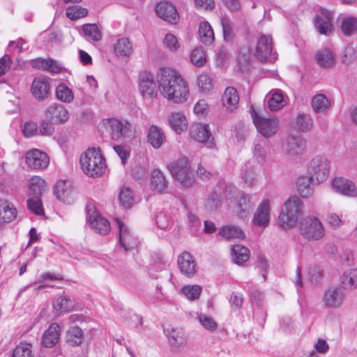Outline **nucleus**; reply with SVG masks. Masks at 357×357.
<instances>
[{
	"instance_id": "f257e3e1",
	"label": "nucleus",
	"mask_w": 357,
	"mask_h": 357,
	"mask_svg": "<svg viewBox=\"0 0 357 357\" xmlns=\"http://www.w3.org/2000/svg\"><path fill=\"white\" fill-rule=\"evenodd\" d=\"M139 91L146 99L155 98L159 94L172 104H183L190 96L188 81L175 68L160 66L155 77L149 71H144L139 75Z\"/></svg>"
},
{
	"instance_id": "f03ea898",
	"label": "nucleus",
	"mask_w": 357,
	"mask_h": 357,
	"mask_svg": "<svg viewBox=\"0 0 357 357\" xmlns=\"http://www.w3.org/2000/svg\"><path fill=\"white\" fill-rule=\"evenodd\" d=\"M303 214L302 202L297 197H291L282 205L278 218V224L284 230H292L299 226Z\"/></svg>"
},
{
	"instance_id": "7ed1b4c3",
	"label": "nucleus",
	"mask_w": 357,
	"mask_h": 357,
	"mask_svg": "<svg viewBox=\"0 0 357 357\" xmlns=\"http://www.w3.org/2000/svg\"><path fill=\"white\" fill-rule=\"evenodd\" d=\"M82 171L86 176L93 178L101 176L106 169V161L99 149L89 148L79 157Z\"/></svg>"
},
{
	"instance_id": "20e7f679",
	"label": "nucleus",
	"mask_w": 357,
	"mask_h": 357,
	"mask_svg": "<svg viewBox=\"0 0 357 357\" xmlns=\"http://www.w3.org/2000/svg\"><path fill=\"white\" fill-rule=\"evenodd\" d=\"M298 227L302 236L309 241L321 239L325 234L322 222L318 217L314 215L305 216Z\"/></svg>"
},
{
	"instance_id": "39448f33",
	"label": "nucleus",
	"mask_w": 357,
	"mask_h": 357,
	"mask_svg": "<svg viewBox=\"0 0 357 357\" xmlns=\"http://www.w3.org/2000/svg\"><path fill=\"white\" fill-rule=\"evenodd\" d=\"M97 130L102 135H107L112 139L119 140L127 132L128 125L116 118H107L98 123Z\"/></svg>"
},
{
	"instance_id": "423d86ee",
	"label": "nucleus",
	"mask_w": 357,
	"mask_h": 357,
	"mask_svg": "<svg viewBox=\"0 0 357 357\" xmlns=\"http://www.w3.org/2000/svg\"><path fill=\"white\" fill-rule=\"evenodd\" d=\"M307 167V174L312 176L315 185L323 183L329 176V163L323 156L316 155L311 158Z\"/></svg>"
},
{
	"instance_id": "0eeeda50",
	"label": "nucleus",
	"mask_w": 357,
	"mask_h": 357,
	"mask_svg": "<svg viewBox=\"0 0 357 357\" xmlns=\"http://www.w3.org/2000/svg\"><path fill=\"white\" fill-rule=\"evenodd\" d=\"M84 322V317L79 314H72L68 317V328L66 331V341L70 345L78 347L84 342V331L79 326Z\"/></svg>"
},
{
	"instance_id": "6e6552de",
	"label": "nucleus",
	"mask_w": 357,
	"mask_h": 357,
	"mask_svg": "<svg viewBox=\"0 0 357 357\" xmlns=\"http://www.w3.org/2000/svg\"><path fill=\"white\" fill-rule=\"evenodd\" d=\"M254 123L258 132L266 139L276 135L280 126V120L275 116H257L254 119Z\"/></svg>"
},
{
	"instance_id": "1a4fd4ad",
	"label": "nucleus",
	"mask_w": 357,
	"mask_h": 357,
	"mask_svg": "<svg viewBox=\"0 0 357 357\" xmlns=\"http://www.w3.org/2000/svg\"><path fill=\"white\" fill-rule=\"evenodd\" d=\"M24 162L31 170H43L49 166L50 158L46 152L34 148L25 153Z\"/></svg>"
},
{
	"instance_id": "9d476101",
	"label": "nucleus",
	"mask_w": 357,
	"mask_h": 357,
	"mask_svg": "<svg viewBox=\"0 0 357 357\" xmlns=\"http://www.w3.org/2000/svg\"><path fill=\"white\" fill-rule=\"evenodd\" d=\"M172 174L183 186L190 188L195 183V177L190 162L186 160H180L172 167Z\"/></svg>"
},
{
	"instance_id": "9b49d317",
	"label": "nucleus",
	"mask_w": 357,
	"mask_h": 357,
	"mask_svg": "<svg viewBox=\"0 0 357 357\" xmlns=\"http://www.w3.org/2000/svg\"><path fill=\"white\" fill-rule=\"evenodd\" d=\"M154 10L157 17L167 24L176 25L180 22V15L176 6L169 1L158 2Z\"/></svg>"
},
{
	"instance_id": "f8f14e48",
	"label": "nucleus",
	"mask_w": 357,
	"mask_h": 357,
	"mask_svg": "<svg viewBox=\"0 0 357 357\" xmlns=\"http://www.w3.org/2000/svg\"><path fill=\"white\" fill-rule=\"evenodd\" d=\"M189 135L194 141L202 144H208L213 139L211 127L206 122L194 123L190 128Z\"/></svg>"
},
{
	"instance_id": "ddd939ff",
	"label": "nucleus",
	"mask_w": 357,
	"mask_h": 357,
	"mask_svg": "<svg viewBox=\"0 0 357 357\" xmlns=\"http://www.w3.org/2000/svg\"><path fill=\"white\" fill-rule=\"evenodd\" d=\"M146 144L154 150L160 149L166 142V135L163 128L157 124L150 125L146 132Z\"/></svg>"
},
{
	"instance_id": "4468645a",
	"label": "nucleus",
	"mask_w": 357,
	"mask_h": 357,
	"mask_svg": "<svg viewBox=\"0 0 357 357\" xmlns=\"http://www.w3.org/2000/svg\"><path fill=\"white\" fill-rule=\"evenodd\" d=\"M256 55L262 61H271L275 58V50L271 36H259L256 45Z\"/></svg>"
},
{
	"instance_id": "2eb2a0df",
	"label": "nucleus",
	"mask_w": 357,
	"mask_h": 357,
	"mask_svg": "<svg viewBox=\"0 0 357 357\" xmlns=\"http://www.w3.org/2000/svg\"><path fill=\"white\" fill-rule=\"evenodd\" d=\"M176 263L180 273L185 278H192L197 274V262L190 252H181L177 257Z\"/></svg>"
},
{
	"instance_id": "dca6fc26",
	"label": "nucleus",
	"mask_w": 357,
	"mask_h": 357,
	"mask_svg": "<svg viewBox=\"0 0 357 357\" xmlns=\"http://www.w3.org/2000/svg\"><path fill=\"white\" fill-rule=\"evenodd\" d=\"M46 116L55 125H64L69 122L71 114L66 106L54 103L47 108Z\"/></svg>"
},
{
	"instance_id": "f3484780",
	"label": "nucleus",
	"mask_w": 357,
	"mask_h": 357,
	"mask_svg": "<svg viewBox=\"0 0 357 357\" xmlns=\"http://www.w3.org/2000/svg\"><path fill=\"white\" fill-rule=\"evenodd\" d=\"M271 202L264 199L257 206L252 218V223L259 227H266L268 225L271 216Z\"/></svg>"
},
{
	"instance_id": "a211bd4d",
	"label": "nucleus",
	"mask_w": 357,
	"mask_h": 357,
	"mask_svg": "<svg viewBox=\"0 0 357 357\" xmlns=\"http://www.w3.org/2000/svg\"><path fill=\"white\" fill-rule=\"evenodd\" d=\"M56 198L66 205L74 204L77 199V194L74 188L64 181H59L55 186Z\"/></svg>"
},
{
	"instance_id": "6ab92c4d",
	"label": "nucleus",
	"mask_w": 357,
	"mask_h": 357,
	"mask_svg": "<svg viewBox=\"0 0 357 357\" xmlns=\"http://www.w3.org/2000/svg\"><path fill=\"white\" fill-rule=\"evenodd\" d=\"M170 128L178 135L185 134L189 128V119L185 114L181 112H172L168 116Z\"/></svg>"
},
{
	"instance_id": "aec40b11",
	"label": "nucleus",
	"mask_w": 357,
	"mask_h": 357,
	"mask_svg": "<svg viewBox=\"0 0 357 357\" xmlns=\"http://www.w3.org/2000/svg\"><path fill=\"white\" fill-rule=\"evenodd\" d=\"M283 150L288 156L297 157L305 150V142L297 135H290L283 144Z\"/></svg>"
},
{
	"instance_id": "412c9836",
	"label": "nucleus",
	"mask_w": 357,
	"mask_h": 357,
	"mask_svg": "<svg viewBox=\"0 0 357 357\" xmlns=\"http://www.w3.org/2000/svg\"><path fill=\"white\" fill-rule=\"evenodd\" d=\"M50 89V84L47 78L38 77L33 80L31 93L36 100L43 101L49 97Z\"/></svg>"
},
{
	"instance_id": "4be33fe9",
	"label": "nucleus",
	"mask_w": 357,
	"mask_h": 357,
	"mask_svg": "<svg viewBox=\"0 0 357 357\" xmlns=\"http://www.w3.org/2000/svg\"><path fill=\"white\" fill-rule=\"evenodd\" d=\"M61 333L60 325L56 322L50 324L41 337V344L46 348H52L59 342Z\"/></svg>"
},
{
	"instance_id": "5701e85b",
	"label": "nucleus",
	"mask_w": 357,
	"mask_h": 357,
	"mask_svg": "<svg viewBox=\"0 0 357 357\" xmlns=\"http://www.w3.org/2000/svg\"><path fill=\"white\" fill-rule=\"evenodd\" d=\"M89 222L91 227L101 234H106L110 230L108 221L93 206L88 208Z\"/></svg>"
},
{
	"instance_id": "b1692460",
	"label": "nucleus",
	"mask_w": 357,
	"mask_h": 357,
	"mask_svg": "<svg viewBox=\"0 0 357 357\" xmlns=\"http://www.w3.org/2000/svg\"><path fill=\"white\" fill-rule=\"evenodd\" d=\"M344 301L343 291L338 287H329L324 293L322 303L327 307L335 308L340 306Z\"/></svg>"
},
{
	"instance_id": "393cba45",
	"label": "nucleus",
	"mask_w": 357,
	"mask_h": 357,
	"mask_svg": "<svg viewBox=\"0 0 357 357\" xmlns=\"http://www.w3.org/2000/svg\"><path fill=\"white\" fill-rule=\"evenodd\" d=\"M333 190L346 196L357 195V188L350 180L344 177H335L331 182Z\"/></svg>"
},
{
	"instance_id": "a878e982",
	"label": "nucleus",
	"mask_w": 357,
	"mask_h": 357,
	"mask_svg": "<svg viewBox=\"0 0 357 357\" xmlns=\"http://www.w3.org/2000/svg\"><path fill=\"white\" fill-rule=\"evenodd\" d=\"M164 333L169 344L174 348L181 347L187 342L184 332L178 326L167 325L164 328Z\"/></svg>"
},
{
	"instance_id": "bb28decb",
	"label": "nucleus",
	"mask_w": 357,
	"mask_h": 357,
	"mask_svg": "<svg viewBox=\"0 0 357 357\" xmlns=\"http://www.w3.org/2000/svg\"><path fill=\"white\" fill-rule=\"evenodd\" d=\"M310 106L316 114H326L332 107V102L324 93H317L311 98Z\"/></svg>"
},
{
	"instance_id": "cd10ccee",
	"label": "nucleus",
	"mask_w": 357,
	"mask_h": 357,
	"mask_svg": "<svg viewBox=\"0 0 357 357\" xmlns=\"http://www.w3.org/2000/svg\"><path fill=\"white\" fill-rule=\"evenodd\" d=\"M119 229V241L126 250H131L136 245V240L126 224L120 220H116Z\"/></svg>"
},
{
	"instance_id": "c85d7f7f",
	"label": "nucleus",
	"mask_w": 357,
	"mask_h": 357,
	"mask_svg": "<svg viewBox=\"0 0 357 357\" xmlns=\"http://www.w3.org/2000/svg\"><path fill=\"white\" fill-rule=\"evenodd\" d=\"M332 13L327 10H323L321 15L315 19V26L317 30L324 35H330L334 31L332 23Z\"/></svg>"
},
{
	"instance_id": "c756f323",
	"label": "nucleus",
	"mask_w": 357,
	"mask_h": 357,
	"mask_svg": "<svg viewBox=\"0 0 357 357\" xmlns=\"http://www.w3.org/2000/svg\"><path fill=\"white\" fill-rule=\"evenodd\" d=\"M287 104V98L282 91L275 90L269 93L267 100V107L270 111H280L284 108Z\"/></svg>"
},
{
	"instance_id": "7c9ffc66",
	"label": "nucleus",
	"mask_w": 357,
	"mask_h": 357,
	"mask_svg": "<svg viewBox=\"0 0 357 357\" xmlns=\"http://www.w3.org/2000/svg\"><path fill=\"white\" fill-rule=\"evenodd\" d=\"M113 50L116 56L120 59L129 57L133 51V47L130 38L121 37L116 40L113 45Z\"/></svg>"
},
{
	"instance_id": "2f4dec72",
	"label": "nucleus",
	"mask_w": 357,
	"mask_h": 357,
	"mask_svg": "<svg viewBox=\"0 0 357 357\" xmlns=\"http://www.w3.org/2000/svg\"><path fill=\"white\" fill-rule=\"evenodd\" d=\"M17 215L15 205L6 199H0V225L13 222Z\"/></svg>"
},
{
	"instance_id": "473e14b6",
	"label": "nucleus",
	"mask_w": 357,
	"mask_h": 357,
	"mask_svg": "<svg viewBox=\"0 0 357 357\" xmlns=\"http://www.w3.org/2000/svg\"><path fill=\"white\" fill-rule=\"evenodd\" d=\"M222 105L228 112L234 111L238 105L239 96L236 89L227 87L222 96Z\"/></svg>"
},
{
	"instance_id": "72a5a7b5",
	"label": "nucleus",
	"mask_w": 357,
	"mask_h": 357,
	"mask_svg": "<svg viewBox=\"0 0 357 357\" xmlns=\"http://www.w3.org/2000/svg\"><path fill=\"white\" fill-rule=\"evenodd\" d=\"M291 126L302 132H310L313 128V119L306 113H299L292 119Z\"/></svg>"
},
{
	"instance_id": "f704fd0d",
	"label": "nucleus",
	"mask_w": 357,
	"mask_h": 357,
	"mask_svg": "<svg viewBox=\"0 0 357 357\" xmlns=\"http://www.w3.org/2000/svg\"><path fill=\"white\" fill-rule=\"evenodd\" d=\"M29 195L31 197H39L47 190V183L40 176H33L29 180Z\"/></svg>"
},
{
	"instance_id": "c9c22d12",
	"label": "nucleus",
	"mask_w": 357,
	"mask_h": 357,
	"mask_svg": "<svg viewBox=\"0 0 357 357\" xmlns=\"http://www.w3.org/2000/svg\"><path fill=\"white\" fill-rule=\"evenodd\" d=\"M230 252L231 261L238 265H241L248 261L250 257L249 249L241 244L231 245Z\"/></svg>"
},
{
	"instance_id": "e433bc0d",
	"label": "nucleus",
	"mask_w": 357,
	"mask_h": 357,
	"mask_svg": "<svg viewBox=\"0 0 357 357\" xmlns=\"http://www.w3.org/2000/svg\"><path fill=\"white\" fill-rule=\"evenodd\" d=\"M195 85L199 92L202 94H209L214 89L213 78L205 72H201L197 75Z\"/></svg>"
},
{
	"instance_id": "4c0bfd02",
	"label": "nucleus",
	"mask_w": 357,
	"mask_h": 357,
	"mask_svg": "<svg viewBox=\"0 0 357 357\" xmlns=\"http://www.w3.org/2000/svg\"><path fill=\"white\" fill-rule=\"evenodd\" d=\"M340 284L344 289H357V268H351L345 270L340 278Z\"/></svg>"
},
{
	"instance_id": "58836bf2",
	"label": "nucleus",
	"mask_w": 357,
	"mask_h": 357,
	"mask_svg": "<svg viewBox=\"0 0 357 357\" xmlns=\"http://www.w3.org/2000/svg\"><path fill=\"white\" fill-rule=\"evenodd\" d=\"M74 307L73 302L67 297H59L52 304V313L54 317H59L71 311Z\"/></svg>"
},
{
	"instance_id": "ea45409f",
	"label": "nucleus",
	"mask_w": 357,
	"mask_h": 357,
	"mask_svg": "<svg viewBox=\"0 0 357 357\" xmlns=\"http://www.w3.org/2000/svg\"><path fill=\"white\" fill-rule=\"evenodd\" d=\"M55 96L58 100L67 104L73 102L75 98L73 89L63 83L59 84L56 87Z\"/></svg>"
},
{
	"instance_id": "a19ab883",
	"label": "nucleus",
	"mask_w": 357,
	"mask_h": 357,
	"mask_svg": "<svg viewBox=\"0 0 357 357\" xmlns=\"http://www.w3.org/2000/svg\"><path fill=\"white\" fill-rule=\"evenodd\" d=\"M338 29L342 34L349 36L357 33V18L347 17L343 18L338 25Z\"/></svg>"
},
{
	"instance_id": "79ce46f5",
	"label": "nucleus",
	"mask_w": 357,
	"mask_h": 357,
	"mask_svg": "<svg viewBox=\"0 0 357 357\" xmlns=\"http://www.w3.org/2000/svg\"><path fill=\"white\" fill-rule=\"evenodd\" d=\"M316 61L321 67L328 68L335 63L336 59L334 53L331 50L325 49L316 54Z\"/></svg>"
},
{
	"instance_id": "37998d69",
	"label": "nucleus",
	"mask_w": 357,
	"mask_h": 357,
	"mask_svg": "<svg viewBox=\"0 0 357 357\" xmlns=\"http://www.w3.org/2000/svg\"><path fill=\"white\" fill-rule=\"evenodd\" d=\"M162 44L165 50L173 53L178 52L181 47L178 36L172 32H168L165 34Z\"/></svg>"
},
{
	"instance_id": "c03bdc74",
	"label": "nucleus",
	"mask_w": 357,
	"mask_h": 357,
	"mask_svg": "<svg viewBox=\"0 0 357 357\" xmlns=\"http://www.w3.org/2000/svg\"><path fill=\"white\" fill-rule=\"evenodd\" d=\"M189 59L191 64L196 67L204 66L207 62L205 50L202 47H195L190 53Z\"/></svg>"
},
{
	"instance_id": "a18cd8bd",
	"label": "nucleus",
	"mask_w": 357,
	"mask_h": 357,
	"mask_svg": "<svg viewBox=\"0 0 357 357\" xmlns=\"http://www.w3.org/2000/svg\"><path fill=\"white\" fill-rule=\"evenodd\" d=\"M314 184L310 174L300 176L296 181V188L298 192L303 197L310 195L311 186Z\"/></svg>"
},
{
	"instance_id": "49530a36",
	"label": "nucleus",
	"mask_w": 357,
	"mask_h": 357,
	"mask_svg": "<svg viewBox=\"0 0 357 357\" xmlns=\"http://www.w3.org/2000/svg\"><path fill=\"white\" fill-rule=\"evenodd\" d=\"M198 32L199 38L203 43L209 45L213 43L214 33L208 22L204 21L199 24Z\"/></svg>"
},
{
	"instance_id": "de8ad7c7",
	"label": "nucleus",
	"mask_w": 357,
	"mask_h": 357,
	"mask_svg": "<svg viewBox=\"0 0 357 357\" xmlns=\"http://www.w3.org/2000/svg\"><path fill=\"white\" fill-rule=\"evenodd\" d=\"M182 295L190 301H195L199 298L202 288L199 284H188L183 286L181 289Z\"/></svg>"
},
{
	"instance_id": "09e8293b",
	"label": "nucleus",
	"mask_w": 357,
	"mask_h": 357,
	"mask_svg": "<svg viewBox=\"0 0 357 357\" xmlns=\"http://www.w3.org/2000/svg\"><path fill=\"white\" fill-rule=\"evenodd\" d=\"M82 31L85 36L93 41H99L102 36L101 30L96 24H84L82 26Z\"/></svg>"
},
{
	"instance_id": "8fccbe9b",
	"label": "nucleus",
	"mask_w": 357,
	"mask_h": 357,
	"mask_svg": "<svg viewBox=\"0 0 357 357\" xmlns=\"http://www.w3.org/2000/svg\"><path fill=\"white\" fill-rule=\"evenodd\" d=\"M150 182L153 189L158 192H162L166 188L165 178L162 173L159 170L152 172Z\"/></svg>"
},
{
	"instance_id": "3c124183",
	"label": "nucleus",
	"mask_w": 357,
	"mask_h": 357,
	"mask_svg": "<svg viewBox=\"0 0 357 357\" xmlns=\"http://www.w3.org/2000/svg\"><path fill=\"white\" fill-rule=\"evenodd\" d=\"M219 234L225 238H244L245 234L241 229L234 226H225L220 229Z\"/></svg>"
},
{
	"instance_id": "603ef678",
	"label": "nucleus",
	"mask_w": 357,
	"mask_h": 357,
	"mask_svg": "<svg viewBox=\"0 0 357 357\" xmlns=\"http://www.w3.org/2000/svg\"><path fill=\"white\" fill-rule=\"evenodd\" d=\"M118 199L122 207L125 208H130L134 202L132 190L127 187L122 188L119 192Z\"/></svg>"
},
{
	"instance_id": "864d4df0",
	"label": "nucleus",
	"mask_w": 357,
	"mask_h": 357,
	"mask_svg": "<svg viewBox=\"0 0 357 357\" xmlns=\"http://www.w3.org/2000/svg\"><path fill=\"white\" fill-rule=\"evenodd\" d=\"M12 357H33L32 345L27 342H20L13 349Z\"/></svg>"
},
{
	"instance_id": "5fc2aeb1",
	"label": "nucleus",
	"mask_w": 357,
	"mask_h": 357,
	"mask_svg": "<svg viewBox=\"0 0 357 357\" xmlns=\"http://www.w3.org/2000/svg\"><path fill=\"white\" fill-rule=\"evenodd\" d=\"M210 112V105L206 99L198 100L193 107V112L198 117H204Z\"/></svg>"
},
{
	"instance_id": "6e6d98bb",
	"label": "nucleus",
	"mask_w": 357,
	"mask_h": 357,
	"mask_svg": "<svg viewBox=\"0 0 357 357\" xmlns=\"http://www.w3.org/2000/svg\"><path fill=\"white\" fill-rule=\"evenodd\" d=\"M39 67L48 70L52 73H59L61 70V65L56 61L51 59H43L39 61Z\"/></svg>"
},
{
	"instance_id": "4d7b16f0",
	"label": "nucleus",
	"mask_w": 357,
	"mask_h": 357,
	"mask_svg": "<svg viewBox=\"0 0 357 357\" xmlns=\"http://www.w3.org/2000/svg\"><path fill=\"white\" fill-rule=\"evenodd\" d=\"M21 130L25 138H31L38 134V126L34 122L26 121L22 125Z\"/></svg>"
},
{
	"instance_id": "13d9d810",
	"label": "nucleus",
	"mask_w": 357,
	"mask_h": 357,
	"mask_svg": "<svg viewBox=\"0 0 357 357\" xmlns=\"http://www.w3.org/2000/svg\"><path fill=\"white\" fill-rule=\"evenodd\" d=\"M66 16L71 20H77L87 15L88 10L80 6H72L66 10Z\"/></svg>"
},
{
	"instance_id": "bf43d9fd",
	"label": "nucleus",
	"mask_w": 357,
	"mask_h": 357,
	"mask_svg": "<svg viewBox=\"0 0 357 357\" xmlns=\"http://www.w3.org/2000/svg\"><path fill=\"white\" fill-rule=\"evenodd\" d=\"M27 206L29 210L36 215H44V208L39 197H32L27 200Z\"/></svg>"
},
{
	"instance_id": "052dcab7",
	"label": "nucleus",
	"mask_w": 357,
	"mask_h": 357,
	"mask_svg": "<svg viewBox=\"0 0 357 357\" xmlns=\"http://www.w3.org/2000/svg\"><path fill=\"white\" fill-rule=\"evenodd\" d=\"M340 59L345 65L351 64L355 59V50L352 47H344L341 51Z\"/></svg>"
},
{
	"instance_id": "680f3d73",
	"label": "nucleus",
	"mask_w": 357,
	"mask_h": 357,
	"mask_svg": "<svg viewBox=\"0 0 357 357\" xmlns=\"http://www.w3.org/2000/svg\"><path fill=\"white\" fill-rule=\"evenodd\" d=\"M54 123L49 119L43 121L38 126V135L50 137L54 132Z\"/></svg>"
},
{
	"instance_id": "e2e57ef3",
	"label": "nucleus",
	"mask_w": 357,
	"mask_h": 357,
	"mask_svg": "<svg viewBox=\"0 0 357 357\" xmlns=\"http://www.w3.org/2000/svg\"><path fill=\"white\" fill-rule=\"evenodd\" d=\"M199 321L202 326L208 331H215L218 327L217 321L209 315L201 314Z\"/></svg>"
},
{
	"instance_id": "0e129e2a",
	"label": "nucleus",
	"mask_w": 357,
	"mask_h": 357,
	"mask_svg": "<svg viewBox=\"0 0 357 357\" xmlns=\"http://www.w3.org/2000/svg\"><path fill=\"white\" fill-rule=\"evenodd\" d=\"M12 65V61L9 56L4 55L0 59V77L6 75L9 71Z\"/></svg>"
},
{
	"instance_id": "69168bd1",
	"label": "nucleus",
	"mask_w": 357,
	"mask_h": 357,
	"mask_svg": "<svg viewBox=\"0 0 357 357\" xmlns=\"http://www.w3.org/2000/svg\"><path fill=\"white\" fill-rule=\"evenodd\" d=\"M326 222L328 225L333 229H338L342 225L340 217L335 213L328 214Z\"/></svg>"
},
{
	"instance_id": "338daca9",
	"label": "nucleus",
	"mask_w": 357,
	"mask_h": 357,
	"mask_svg": "<svg viewBox=\"0 0 357 357\" xmlns=\"http://www.w3.org/2000/svg\"><path fill=\"white\" fill-rule=\"evenodd\" d=\"M314 348L317 353L324 354L328 351L329 344L326 340L318 338L314 345Z\"/></svg>"
},
{
	"instance_id": "774afa93",
	"label": "nucleus",
	"mask_w": 357,
	"mask_h": 357,
	"mask_svg": "<svg viewBox=\"0 0 357 357\" xmlns=\"http://www.w3.org/2000/svg\"><path fill=\"white\" fill-rule=\"evenodd\" d=\"M114 149L116 154L121 158L122 163L125 164L130 157V151L121 145L116 146Z\"/></svg>"
}]
</instances>
